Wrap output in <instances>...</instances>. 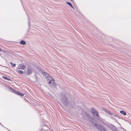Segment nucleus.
I'll return each instance as SVG.
<instances>
[{"instance_id": "1", "label": "nucleus", "mask_w": 131, "mask_h": 131, "mask_svg": "<svg viewBox=\"0 0 131 131\" xmlns=\"http://www.w3.org/2000/svg\"><path fill=\"white\" fill-rule=\"evenodd\" d=\"M43 74L47 78V81L50 86H52L55 85L56 83L54 82V80L51 77V76H49L48 74L46 72H43Z\"/></svg>"}, {"instance_id": "2", "label": "nucleus", "mask_w": 131, "mask_h": 131, "mask_svg": "<svg viewBox=\"0 0 131 131\" xmlns=\"http://www.w3.org/2000/svg\"><path fill=\"white\" fill-rule=\"evenodd\" d=\"M9 89L12 91V92L13 93H15L17 95L21 96H23L24 94L23 93H21L19 91H15V90H14L13 89L11 88H9Z\"/></svg>"}, {"instance_id": "3", "label": "nucleus", "mask_w": 131, "mask_h": 131, "mask_svg": "<svg viewBox=\"0 0 131 131\" xmlns=\"http://www.w3.org/2000/svg\"><path fill=\"white\" fill-rule=\"evenodd\" d=\"M95 126L98 128L101 131H105L104 127L103 126H101L100 125H97V124H95Z\"/></svg>"}, {"instance_id": "4", "label": "nucleus", "mask_w": 131, "mask_h": 131, "mask_svg": "<svg viewBox=\"0 0 131 131\" xmlns=\"http://www.w3.org/2000/svg\"><path fill=\"white\" fill-rule=\"evenodd\" d=\"M92 112L93 114L94 115H96V116L98 117H99V115L97 112L94 109H92Z\"/></svg>"}, {"instance_id": "5", "label": "nucleus", "mask_w": 131, "mask_h": 131, "mask_svg": "<svg viewBox=\"0 0 131 131\" xmlns=\"http://www.w3.org/2000/svg\"><path fill=\"white\" fill-rule=\"evenodd\" d=\"M32 72V71L31 68L28 67L27 68V74L29 75H30Z\"/></svg>"}, {"instance_id": "6", "label": "nucleus", "mask_w": 131, "mask_h": 131, "mask_svg": "<svg viewBox=\"0 0 131 131\" xmlns=\"http://www.w3.org/2000/svg\"><path fill=\"white\" fill-rule=\"evenodd\" d=\"M26 68V66L22 64H20L18 66V68L19 69H24Z\"/></svg>"}, {"instance_id": "7", "label": "nucleus", "mask_w": 131, "mask_h": 131, "mask_svg": "<svg viewBox=\"0 0 131 131\" xmlns=\"http://www.w3.org/2000/svg\"><path fill=\"white\" fill-rule=\"evenodd\" d=\"M2 78L8 81H11L12 80L9 78H7L5 76H3L2 77Z\"/></svg>"}, {"instance_id": "8", "label": "nucleus", "mask_w": 131, "mask_h": 131, "mask_svg": "<svg viewBox=\"0 0 131 131\" xmlns=\"http://www.w3.org/2000/svg\"><path fill=\"white\" fill-rule=\"evenodd\" d=\"M20 44L23 45H25L26 44L25 42L23 40H21L20 42Z\"/></svg>"}, {"instance_id": "9", "label": "nucleus", "mask_w": 131, "mask_h": 131, "mask_svg": "<svg viewBox=\"0 0 131 131\" xmlns=\"http://www.w3.org/2000/svg\"><path fill=\"white\" fill-rule=\"evenodd\" d=\"M66 3L69 5V6L72 7L73 8V7L72 5V4L70 2H67Z\"/></svg>"}, {"instance_id": "10", "label": "nucleus", "mask_w": 131, "mask_h": 131, "mask_svg": "<svg viewBox=\"0 0 131 131\" xmlns=\"http://www.w3.org/2000/svg\"><path fill=\"white\" fill-rule=\"evenodd\" d=\"M120 113L124 115H126V112L123 111H121Z\"/></svg>"}, {"instance_id": "11", "label": "nucleus", "mask_w": 131, "mask_h": 131, "mask_svg": "<svg viewBox=\"0 0 131 131\" xmlns=\"http://www.w3.org/2000/svg\"><path fill=\"white\" fill-rule=\"evenodd\" d=\"M10 63L11 64V65L12 67H14L16 66V64H15V63L13 64V63H12V62H10Z\"/></svg>"}, {"instance_id": "12", "label": "nucleus", "mask_w": 131, "mask_h": 131, "mask_svg": "<svg viewBox=\"0 0 131 131\" xmlns=\"http://www.w3.org/2000/svg\"><path fill=\"white\" fill-rule=\"evenodd\" d=\"M18 72L19 73L21 74H23L24 73V72L21 70H19L18 71Z\"/></svg>"}, {"instance_id": "13", "label": "nucleus", "mask_w": 131, "mask_h": 131, "mask_svg": "<svg viewBox=\"0 0 131 131\" xmlns=\"http://www.w3.org/2000/svg\"><path fill=\"white\" fill-rule=\"evenodd\" d=\"M107 113L108 114H109L110 115H111V114H112L111 113V112L109 111H108L107 112Z\"/></svg>"}, {"instance_id": "14", "label": "nucleus", "mask_w": 131, "mask_h": 131, "mask_svg": "<svg viewBox=\"0 0 131 131\" xmlns=\"http://www.w3.org/2000/svg\"><path fill=\"white\" fill-rule=\"evenodd\" d=\"M2 51V49H1L0 48V51Z\"/></svg>"}, {"instance_id": "15", "label": "nucleus", "mask_w": 131, "mask_h": 131, "mask_svg": "<svg viewBox=\"0 0 131 131\" xmlns=\"http://www.w3.org/2000/svg\"><path fill=\"white\" fill-rule=\"evenodd\" d=\"M71 2H73V0H70Z\"/></svg>"}, {"instance_id": "16", "label": "nucleus", "mask_w": 131, "mask_h": 131, "mask_svg": "<svg viewBox=\"0 0 131 131\" xmlns=\"http://www.w3.org/2000/svg\"><path fill=\"white\" fill-rule=\"evenodd\" d=\"M6 52V51H3V52Z\"/></svg>"}]
</instances>
